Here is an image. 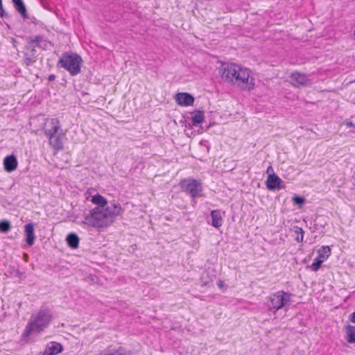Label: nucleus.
<instances>
[{"label":"nucleus","instance_id":"f03ea898","mask_svg":"<svg viewBox=\"0 0 355 355\" xmlns=\"http://www.w3.org/2000/svg\"><path fill=\"white\" fill-rule=\"evenodd\" d=\"M52 319L51 311L48 308H41L36 315H33L26 324L21 338L27 343L32 333L43 331L50 324Z\"/></svg>","mask_w":355,"mask_h":355},{"label":"nucleus","instance_id":"f3484780","mask_svg":"<svg viewBox=\"0 0 355 355\" xmlns=\"http://www.w3.org/2000/svg\"><path fill=\"white\" fill-rule=\"evenodd\" d=\"M63 350L61 344L56 342L49 343L44 352V355H56Z\"/></svg>","mask_w":355,"mask_h":355},{"label":"nucleus","instance_id":"9d476101","mask_svg":"<svg viewBox=\"0 0 355 355\" xmlns=\"http://www.w3.org/2000/svg\"><path fill=\"white\" fill-rule=\"evenodd\" d=\"M104 210L108 217L110 219H112V223L116 216H120L122 214V208L120 204L115 200L111 201Z\"/></svg>","mask_w":355,"mask_h":355},{"label":"nucleus","instance_id":"2eb2a0df","mask_svg":"<svg viewBox=\"0 0 355 355\" xmlns=\"http://www.w3.org/2000/svg\"><path fill=\"white\" fill-rule=\"evenodd\" d=\"M17 159L14 155H7L3 159L4 169L7 172H12L17 167Z\"/></svg>","mask_w":355,"mask_h":355},{"label":"nucleus","instance_id":"4be33fe9","mask_svg":"<svg viewBox=\"0 0 355 355\" xmlns=\"http://www.w3.org/2000/svg\"><path fill=\"white\" fill-rule=\"evenodd\" d=\"M345 333L347 342L349 343H355V327L352 325L347 324L345 326Z\"/></svg>","mask_w":355,"mask_h":355},{"label":"nucleus","instance_id":"20e7f679","mask_svg":"<svg viewBox=\"0 0 355 355\" xmlns=\"http://www.w3.org/2000/svg\"><path fill=\"white\" fill-rule=\"evenodd\" d=\"M84 223L94 227L102 228L110 225L112 223V219L108 217L104 209L94 207L85 216Z\"/></svg>","mask_w":355,"mask_h":355},{"label":"nucleus","instance_id":"c9c22d12","mask_svg":"<svg viewBox=\"0 0 355 355\" xmlns=\"http://www.w3.org/2000/svg\"><path fill=\"white\" fill-rule=\"evenodd\" d=\"M303 238H304V236H302V235H300V236L297 235V236L295 238V240L298 243L302 242L303 241Z\"/></svg>","mask_w":355,"mask_h":355},{"label":"nucleus","instance_id":"ea45409f","mask_svg":"<svg viewBox=\"0 0 355 355\" xmlns=\"http://www.w3.org/2000/svg\"><path fill=\"white\" fill-rule=\"evenodd\" d=\"M26 257H25V259H27V257H28V254H24Z\"/></svg>","mask_w":355,"mask_h":355},{"label":"nucleus","instance_id":"f8f14e48","mask_svg":"<svg viewBox=\"0 0 355 355\" xmlns=\"http://www.w3.org/2000/svg\"><path fill=\"white\" fill-rule=\"evenodd\" d=\"M282 179L276 174H270L266 181V185L268 190L276 191L281 189Z\"/></svg>","mask_w":355,"mask_h":355},{"label":"nucleus","instance_id":"aec40b11","mask_svg":"<svg viewBox=\"0 0 355 355\" xmlns=\"http://www.w3.org/2000/svg\"><path fill=\"white\" fill-rule=\"evenodd\" d=\"M51 128L45 130L46 135L49 137L50 136L56 135L59 128V120L57 118H53L51 120Z\"/></svg>","mask_w":355,"mask_h":355},{"label":"nucleus","instance_id":"9b49d317","mask_svg":"<svg viewBox=\"0 0 355 355\" xmlns=\"http://www.w3.org/2000/svg\"><path fill=\"white\" fill-rule=\"evenodd\" d=\"M175 101L179 105L190 106L194 103V97L187 92H180L175 96Z\"/></svg>","mask_w":355,"mask_h":355},{"label":"nucleus","instance_id":"c756f323","mask_svg":"<svg viewBox=\"0 0 355 355\" xmlns=\"http://www.w3.org/2000/svg\"><path fill=\"white\" fill-rule=\"evenodd\" d=\"M217 286H218V288L223 291H225L227 289V286L225 284V282L221 280V279H219L218 282H217Z\"/></svg>","mask_w":355,"mask_h":355},{"label":"nucleus","instance_id":"bb28decb","mask_svg":"<svg viewBox=\"0 0 355 355\" xmlns=\"http://www.w3.org/2000/svg\"><path fill=\"white\" fill-rule=\"evenodd\" d=\"M293 202L295 205H298L299 207H301L304 204L305 198L303 196L295 195L293 198Z\"/></svg>","mask_w":355,"mask_h":355},{"label":"nucleus","instance_id":"4468645a","mask_svg":"<svg viewBox=\"0 0 355 355\" xmlns=\"http://www.w3.org/2000/svg\"><path fill=\"white\" fill-rule=\"evenodd\" d=\"M25 240L28 245L32 246L35 240L34 225L32 223L24 226Z\"/></svg>","mask_w":355,"mask_h":355},{"label":"nucleus","instance_id":"58836bf2","mask_svg":"<svg viewBox=\"0 0 355 355\" xmlns=\"http://www.w3.org/2000/svg\"><path fill=\"white\" fill-rule=\"evenodd\" d=\"M26 257H25V259H27V257H28V254H24Z\"/></svg>","mask_w":355,"mask_h":355},{"label":"nucleus","instance_id":"4c0bfd02","mask_svg":"<svg viewBox=\"0 0 355 355\" xmlns=\"http://www.w3.org/2000/svg\"><path fill=\"white\" fill-rule=\"evenodd\" d=\"M207 282H203V283H202V286H206V285H207Z\"/></svg>","mask_w":355,"mask_h":355},{"label":"nucleus","instance_id":"dca6fc26","mask_svg":"<svg viewBox=\"0 0 355 355\" xmlns=\"http://www.w3.org/2000/svg\"><path fill=\"white\" fill-rule=\"evenodd\" d=\"M31 42H33L36 47L41 49L43 51H46L48 48V44H51V42L44 39V37L41 35L35 36H31Z\"/></svg>","mask_w":355,"mask_h":355},{"label":"nucleus","instance_id":"a19ab883","mask_svg":"<svg viewBox=\"0 0 355 355\" xmlns=\"http://www.w3.org/2000/svg\"><path fill=\"white\" fill-rule=\"evenodd\" d=\"M17 273L19 275L20 272L19 270L17 271Z\"/></svg>","mask_w":355,"mask_h":355},{"label":"nucleus","instance_id":"b1692460","mask_svg":"<svg viewBox=\"0 0 355 355\" xmlns=\"http://www.w3.org/2000/svg\"><path fill=\"white\" fill-rule=\"evenodd\" d=\"M110 355H127L128 352L123 347H119L117 349L112 348V346H109L105 348Z\"/></svg>","mask_w":355,"mask_h":355},{"label":"nucleus","instance_id":"72a5a7b5","mask_svg":"<svg viewBox=\"0 0 355 355\" xmlns=\"http://www.w3.org/2000/svg\"><path fill=\"white\" fill-rule=\"evenodd\" d=\"M96 355H110L107 352V349H105L103 350L100 351Z\"/></svg>","mask_w":355,"mask_h":355},{"label":"nucleus","instance_id":"79ce46f5","mask_svg":"<svg viewBox=\"0 0 355 355\" xmlns=\"http://www.w3.org/2000/svg\"><path fill=\"white\" fill-rule=\"evenodd\" d=\"M354 36H355V29H354Z\"/></svg>","mask_w":355,"mask_h":355},{"label":"nucleus","instance_id":"7c9ffc66","mask_svg":"<svg viewBox=\"0 0 355 355\" xmlns=\"http://www.w3.org/2000/svg\"><path fill=\"white\" fill-rule=\"evenodd\" d=\"M293 230H294V232L295 234H297V235H302V236H304V232L302 230V228H301L300 227H297V226H295L293 227Z\"/></svg>","mask_w":355,"mask_h":355},{"label":"nucleus","instance_id":"473e14b6","mask_svg":"<svg viewBox=\"0 0 355 355\" xmlns=\"http://www.w3.org/2000/svg\"><path fill=\"white\" fill-rule=\"evenodd\" d=\"M349 320L351 322L355 323V311L349 315Z\"/></svg>","mask_w":355,"mask_h":355},{"label":"nucleus","instance_id":"c85d7f7f","mask_svg":"<svg viewBox=\"0 0 355 355\" xmlns=\"http://www.w3.org/2000/svg\"><path fill=\"white\" fill-rule=\"evenodd\" d=\"M0 17L7 18L9 17L8 14L5 11L3 8L2 0H0Z\"/></svg>","mask_w":355,"mask_h":355},{"label":"nucleus","instance_id":"6e6552de","mask_svg":"<svg viewBox=\"0 0 355 355\" xmlns=\"http://www.w3.org/2000/svg\"><path fill=\"white\" fill-rule=\"evenodd\" d=\"M318 256L314 259L311 266V270L315 272L319 270L324 261L329 257L331 254V250L329 246H322L318 250Z\"/></svg>","mask_w":355,"mask_h":355},{"label":"nucleus","instance_id":"f704fd0d","mask_svg":"<svg viewBox=\"0 0 355 355\" xmlns=\"http://www.w3.org/2000/svg\"><path fill=\"white\" fill-rule=\"evenodd\" d=\"M345 124L348 127V128H350V127H353V128H355V124L352 122V121H346L345 122Z\"/></svg>","mask_w":355,"mask_h":355},{"label":"nucleus","instance_id":"39448f33","mask_svg":"<svg viewBox=\"0 0 355 355\" xmlns=\"http://www.w3.org/2000/svg\"><path fill=\"white\" fill-rule=\"evenodd\" d=\"M180 187L182 192L191 198L193 202H196V198L203 196V187L200 180L186 178L181 180Z\"/></svg>","mask_w":355,"mask_h":355},{"label":"nucleus","instance_id":"ddd939ff","mask_svg":"<svg viewBox=\"0 0 355 355\" xmlns=\"http://www.w3.org/2000/svg\"><path fill=\"white\" fill-rule=\"evenodd\" d=\"M190 115L191 116L187 117L191 121V123H189V126L191 125L198 126L205 121L204 111L195 110L190 112Z\"/></svg>","mask_w":355,"mask_h":355},{"label":"nucleus","instance_id":"412c9836","mask_svg":"<svg viewBox=\"0 0 355 355\" xmlns=\"http://www.w3.org/2000/svg\"><path fill=\"white\" fill-rule=\"evenodd\" d=\"M92 202L98 205L97 207H100L101 209H103L105 207V205H107V200L104 198L103 196L96 193L92 198Z\"/></svg>","mask_w":355,"mask_h":355},{"label":"nucleus","instance_id":"6ab92c4d","mask_svg":"<svg viewBox=\"0 0 355 355\" xmlns=\"http://www.w3.org/2000/svg\"><path fill=\"white\" fill-rule=\"evenodd\" d=\"M79 237L73 232L69 233L66 237V242L69 248L71 249H76L79 245Z\"/></svg>","mask_w":355,"mask_h":355},{"label":"nucleus","instance_id":"a211bd4d","mask_svg":"<svg viewBox=\"0 0 355 355\" xmlns=\"http://www.w3.org/2000/svg\"><path fill=\"white\" fill-rule=\"evenodd\" d=\"M211 225L214 227L218 228L223 224V219L219 209L212 210L211 211Z\"/></svg>","mask_w":355,"mask_h":355},{"label":"nucleus","instance_id":"7ed1b4c3","mask_svg":"<svg viewBox=\"0 0 355 355\" xmlns=\"http://www.w3.org/2000/svg\"><path fill=\"white\" fill-rule=\"evenodd\" d=\"M83 59L80 55L73 52H65L60 58L58 66L64 68L71 76H76L80 72Z\"/></svg>","mask_w":355,"mask_h":355},{"label":"nucleus","instance_id":"5701e85b","mask_svg":"<svg viewBox=\"0 0 355 355\" xmlns=\"http://www.w3.org/2000/svg\"><path fill=\"white\" fill-rule=\"evenodd\" d=\"M14 7L16 9V10L21 14V15L24 19H28L26 8L22 0L15 3Z\"/></svg>","mask_w":355,"mask_h":355},{"label":"nucleus","instance_id":"f257e3e1","mask_svg":"<svg viewBox=\"0 0 355 355\" xmlns=\"http://www.w3.org/2000/svg\"><path fill=\"white\" fill-rule=\"evenodd\" d=\"M251 71L247 68H241L235 64H228L221 69V77L233 85L246 91L254 89V78L250 76Z\"/></svg>","mask_w":355,"mask_h":355},{"label":"nucleus","instance_id":"2f4dec72","mask_svg":"<svg viewBox=\"0 0 355 355\" xmlns=\"http://www.w3.org/2000/svg\"><path fill=\"white\" fill-rule=\"evenodd\" d=\"M266 173L268 175V177H269V175L270 174H275V172H274V170H273V168L272 166H269L268 168H267V170H266Z\"/></svg>","mask_w":355,"mask_h":355},{"label":"nucleus","instance_id":"1a4fd4ad","mask_svg":"<svg viewBox=\"0 0 355 355\" xmlns=\"http://www.w3.org/2000/svg\"><path fill=\"white\" fill-rule=\"evenodd\" d=\"M290 78L291 83L295 87H306L311 85V81L308 76L298 71L293 72Z\"/></svg>","mask_w":355,"mask_h":355},{"label":"nucleus","instance_id":"a878e982","mask_svg":"<svg viewBox=\"0 0 355 355\" xmlns=\"http://www.w3.org/2000/svg\"><path fill=\"white\" fill-rule=\"evenodd\" d=\"M11 228L10 223L8 220L0 221V232L2 233H7Z\"/></svg>","mask_w":355,"mask_h":355},{"label":"nucleus","instance_id":"cd10ccee","mask_svg":"<svg viewBox=\"0 0 355 355\" xmlns=\"http://www.w3.org/2000/svg\"><path fill=\"white\" fill-rule=\"evenodd\" d=\"M322 217L318 216L316 218V219L314 220V228L317 230H318L320 228H324L327 224V223H322L321 221Z\"/></svg>","mask_w":355,"mask_h":355},{"label":"nucleus","instance_id":"0eeeda50","mask_svg":"<svg viewBox=\"0 0 355 355\" xmlns=\"http://www.w3.org/2000/svg\"><path fill=\"white\" fill-rule=\"evenodd\" d=\"M35 47V44L31 42V39L28 37L27 43L24 46L23 51L24 63L27 67L32 66L37 60L39 53H37Z\"/></svg>","mask_w":355,"mask_h":355},{"label":"nucleus","instance_id":"393cba45","mask_svg":"<svg viewBox=\"0 0 355 355\" xmlns=\"http://www.w3.org/2000/svg\"><path fill=\"white\" fill-rule=\"evenodd\" d=\"M50 144L57 150H60L62 148V143L58 136H50L49 137Z\"/></svg>","mask_w":355,"mask_h":355},{"label":"nucleus","instance_id":"e433bc0d","mask_svg":"<svg viewBox=\"0 0 355 355\" xmlns=\"http://www.w3.org/2000/svg\"><path fill=\"white\" fill-rule=\"evenodd\" d=\"M55 79V76L54 74H50L48 77V80L49 81H53Z\"/></svg>","mask_w":355,"mask_h":355},{"label":"nucleus","instance_id":"423d86ee","mask_svg":"<svg viewBox=\"0 0 355 355\" xmlns=\"http://www.w3.org/2000/svg\"><path fill=\"white\" fill-rule=\"evenodd\" d=\"M291 294L290 293L279 291L267 297L270 304H268V309L275 313L277 311L284 308L291 301Z\"/></svg>","mask_w":355,"mask_h":355}]
</instances>
